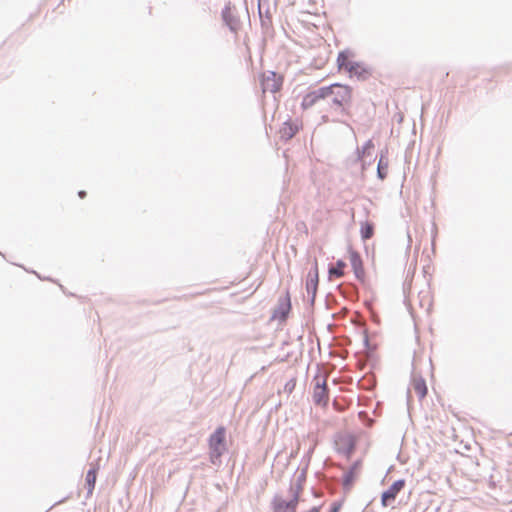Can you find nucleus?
Instances as JSON below:
<instances>
[{"instance_id":"2","label":"nucleus","mask_w":512,"mask_h":512,"mask_svg":"<svg viewBox=\"0 0 512 512\" xmlns=\"http://www.w3.org/2000/svg\"><path fill=\"white\" fill-rule=\"evenodd\" d=\"M209 455L212 463H216L226 451V429L218 427L208 440Z\"/></svg>"},{"instance_id":"7","label":"nucleus","mask_w":512,"mask_h":512,"mask_svg":"<svg viewBox=\"0 0 512 512\" xmlns=\"http://www.w3.org/2000/svg\"><path fill=\"white\" fill-rule=\"evenodd\" d=\"M349 77H356L358 80L365 81L367 80L371 74L372 71L370 67L365 65L362 62H355L353 66H350V70L348 71Z\"/></svg>"},{"instance_id":"19","label":"nucleus","mask_w":512,"mask_h":512,"mask_svg":"<svg viewBox=\"0 0 512 512\" xmlns=\"http://www.w3.org/2000/svg\"><path fill=\"white\" fill-rule=\"evenodd\" d=\"M374 234V227L371 223L365 222L361 225V236L364 240L370 239Z\"/></svg>"},{"instance_id":"22","label":"nucleus","mask_w":512,"mask_h":512,"mask_svg":"<svg viewBox=\"0 0 512 512\" xmlns=\"http://www.w3.org/2000/svg\"><path fill=\"white\" fill-rule=\"evenodd\" d=\"M79 196H80L81 198H84V197L86 196V192H85V191H80V192H79Z\"/></svg>"},{"instance_id":"4","label":"nucleus","mask_w":512,"mask_h":512,"mask_svg":"<svg viewBox=\"0 0 512 512\" xmlns=\"http://www.w3.org/2000/svg\"><path fill=\"white\" fill-rule=\"evenodd\" d=\"M405 486V480L400 479L395 481L386 491L382 493L381 496V503L384 507L389 506L391 503L394 502L397 495L400 493V491Z\"/></svg>"},{"instance_id":"6","label":"nucleus","mask_w":512,"mask_h":512,"mask_svg":"<svg viewBox=\"0 0 512 512\" xmlns=\"http://www.w3.org/2000/svg\"><path fill=\"white\" fill-rule=\"evenodd\" d=\"M319 284V273H318V262L315 260L314 268L308 273L306 279V290L311 295L312 300L316 297L317 289Z\"/></svg>"},{"instance_id":"10","label":"nucleus","mask_w":512,"mask_h":512,"mask_svg":"<svg viewBox=\"0 0 512 512\" xmlns=\"http://www.w3.org/2000/svg\"><path fill=\"white\" fill-rule=\"evenodd\" d=\"M411 386L420 400L426 397L428 389L426 381L421 376H413Z\"/></svg>"},{"instance_id":"8","label":"nucleus","mask_w":512,"mask_h":512,"mask_svg":"<svg viewBox=\"0 0 512 512\" xmlns=\"http://www.w3.org/2000/svg\"><path fill=\"white\" fill-rule=\"evenodd\" d=\"M322 99H325L323 87L306 94L302 100L301 106L303 109H309Z\"/></svg>"},{"instance_id":"21","label":"nucleus","mask_w":512,"mask_h":512,"mask_svg":"<svg viewBox=\"0 0 512 512\" xmlns=\"http://www.w3.org/2000/svg\"><path fill=\"white\" fill-rule=\"evenodd\" d=\"M339 509H340V506L337 505V504H334L332 509H331V512H339Z\"/></svg>"},{"instance_id":"11","label":"nucleus","mask_w":512,"mask_h":512,"mask_svg":"<svg viewBox=\"0 0 512 512\" xmlns=\"http://www.w3.org/2000/svg\"><path fill=\"white\" fill-rule=\"evenodd\" d=\"M349 260L357 278L364 274L362 259L358 252L350 251Z\"/></svg>"},{"instance_id":"9","label":"nucleus","mask_w":512,"mask_h":512,"mask_svg":"<svg viewBox=\"0 0 512 512\" xmlns=\"http://www.w3.org/2000/svg\"><path fill=\"white\" fill-rule=\"evenodd\" d=\"M300 126L294 122L286 121L282 124L279 129L280 138L283 140H289L299 131Z\"/></svg>"},{"instance_id":"16","label":"nucleus","mask_w":512,"mask_h":512,"mask_svg":"<svg viewBox=\"0 0 512 512\" xmlns=\"http://www.w3.org/2000/svg\"><path fill=\"white\" fill-rule=\"evenodd\" d=\"M346 267V263L342 260H338L336 262V265L335 266H332L329 268V277L332 278V277H336V278H341L344 276V269Z\"/></svg>"},{"instance_id":"1","label":"nucleus","mask_w":512,"mask_h":512,"mask_svg":"<svg viewBox=\"0 0 512 512\" xmlns=\"http://www.w3.org/2000/svg\"><path fill=\"white\" fill-rule=\"evenodd\" d=\"M324 97H332V102L340 107L349 105L352 101L353 91L348 85L343 84H332L327 87H323Z\"/></svg>"},{"instance_id":"5","label":"nucleus","mask_w":512,"mask_h":512,"mask_svg":"<svg viewBox=\"0 0 512 512\" xmlns=\"http://www.w3.org/2000/svg\"><path fill=\"white\" fill-rule=\"evenodd\" d=\"M261 86L264 93H276L280 90L282 86V80L280 77L276 75V73L269 72L268 74H264L262 76Z\"/></svg>"},{"instance_id":"23","label":"nucleus","mask_w":512,"mask_h":512,"mask_svg":"<svg viewBox=\"0 0 512 512\" xmlns=\"http://www.w3.org/2000/svg\"><path fill=\"white\" fill-rule=\"evenodd\" d=\"M322 119H323V122H324V123H327V122L329 121V119H328V117H327V116H323V117H322Z\"/></svg>"},{"instance_id":"12","label":"nucleus","mask_w":512,"mask_h":512,"mask_svg":"<svg viewBox=\"0 0 512 512\" xmlns=\"http://www.w3.org/2000/svg\"><path fill=\"white\" fill-rule=\"evenodd\" d=\"M355 62L356 61H353L350 58V55L347 51H342L338 54L337 65L340 70L344 69L348 73L350 66H353Z\"/></svg>"},{"instance_id":"3","label":"nucleus","mask_w":512,"mask_h":512,"mask_svg":"<svg viewBox=\"0 0 512 512\" xmlns=\"http://www.w3.org/2000/svg\"><path fill=\"white\" fill-rule=\"evenodd\" d=\"M314 382L315 385L312 394L313 401L317 406L325 408L329 403L326 379L317 376L314 378Z\"/></svg>"},{"instance_id":"15","label":"nucleus","mask_w":512,"mask_h":512,"mask_svg":"<svg viewBox=\"0 0 512 512\" xmlns=\"http://www.w3.org/2000/svg\"><path fill=\"white\" fill-rule=\"evenodd\" d=\"M222 16H223V19L225 21V23L227 24V26H229V28L236 32L239 28V23L238 21L233 17L231 11L229 8H226L225 10H223L222 12Z\"/></svg>"},{"instance_id":"14","label":"nucleus","mask_w":512,"mask_h":512,"mask_svg":"<svg viewBox=\"0 0 512 512\" xmlns=\"http://www.w3.org/2000/svg\"><path fill=\"white\" fill-rule=\"evenodd\" d=\"M293 490V499L290 501H287L289 504V509L291 512H296L297 505L300 501V495L303 491V486L301 483H298L295 488H292Z\"/></svg>"},{"instance_id":"17","label":"nucleus","mask_w":512,"mask_h":512,"mask_svg":"<svg viewBox=\"0 0 512 512\" xmlns=\"http://www.w3.org/2000/svg\"><path fill=\"white\" fill-rule=\"evenodd\" d=\"M97 471H98V469L94 467V468L90 469L86 474V483L88 485V492L90 494L92 493V491L95 487Z\"/></svg>"},{"instance_id":"13","label":"nucleus","mask_w":512,"mask_h":512,"mask_svg":"<svg viewBox=\"0 0 512 512\" xmlns=\"http://www.w3.org/2000/svg\"><path fill=\"white\" fill-rule=\"evenodd\" d=\"M355 62L356 61H353L350 58V55L347 51H342L338 54L337 65L340 70L344 69L348 73L350 66H353Z\"/></svg>"},{"instance_id":"18","label":"nucleus","mask_w":512,"mask_h":512,"mask_svg":"<svg viewBox=\"0 0 512 512\" xmlns=\"http://www.w3.org/2000/svg\"><path fill=\"white\" fill-rule=\"evenodd\" d=\"M273 511L274 512H291L287 501L280 499V498L274 499Z\"/></svg>"},{"instance_id":"20","label":"nucleus","mask_w":512,"mask_h":512,"mask_svg":"<svg viewBox=\"0 0 512 512\" xmlns=\"http://www.w3.org/2000/svg\"><path fill=\"white\" fill-rule=\"evenodd\" d=\"M387 168V165L384 167L382 165V159H380L378 163V175L381 179H384L386 177V173L384 172V169Z\"/></svg>"}]
</instances>
